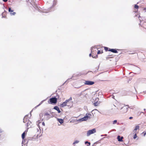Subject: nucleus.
Here are the masks:
<instances>
[{
  "instance_id": "obj_10",
  "label": "nucleus",
  "mask_w": 146,
  "mask_h": 146,
  "mask_svg": "<svg viewBox=\"0 0 146 146\" xmlns=\"http://www.w3.org/2000/svg\"><path fill=\"white\" fill-rule=\"evenodd\" d=\"M54 109L58 111V113H59L61 112V111L58 106H55L54 107Z\"/></svg>"
},
{
  "instance_id": "obj_7",
  "label": "nucleus",
  "mask_w": 146,
  "mask_h": 146,
  "mask_svg": "<svg viewBox=\"0 0 146 146\" xmlns=\"http://www.w3.org/2000/svg\"><path fill=\"white\" fill-rule=\"evenodd\" d=\"M8 10L11 15H15V14L16 13L14 12L13 10H11V8H9Z\"/></svg>"
},
{
  "instance_id": "obj_14",
  "label": "nucleus",
  "mask_w": 146,
  "mask_h": 146,
  "mask_svg": "<svg viewBox=\"0 0 146 146\" xmlns=\"http://www.w3.org/2000/svg\"><path fill=\"white\" fill-rule=\"evenodd\" d=\"M86 115L87 116V117L88 119H90L91 118V117L92 116V115L90 113H86Z\"/></svg>"
},
{
  "instance_id": "obj_9",
  "label": "nucleus",
  "mask_w": 146,
  "mask_h": 146,
  "mask_svg": "<svg viewBox=\"0 0 146 146\" xmlns=\"http://www.w3.org/2000/svg\"><path fill=\"white\" fill-rule=\"evenodd\" d=\"M123 137H120L119 135H118L117 137V139H118V140L119 141H123L122 139H123Z\"/></svg>"
},
{
  "instance_id": "obj_26",
  "label": "nucleus",
  "mask_w": 146,
  "mask_h": 146,
  "mask_svg": "<svg viewBox=\"0 0 146 146\" xmlns=\"http://www.w3.org/2000/svg\"><path fill=\"white\" fill-rule=\"evenodd\" d=\"M143 133L144 134V135L145 136L146 135V132H143Z\"/></svg>"
},
{
  "instance_id": "obj_15",
  "label": "nucleus",
  "mask_w": 146,
  "mask_h": 146,
  "mask_svg": "<svg viewBox=\"0 0 146 146\" xmlns=\"http://www.w3.org/2000/svg\"><path fill=\"white\" fill-rule=\"evenodd\" d=\"M25 133L24 132L22 135V137L23 139H24L25 138Z\"/></svg>"
},
{
  "instance_id": "obj_18",
  "label": "nucleus",
  "mask_w": 146,
  "mask_h": 146,
  "mask_svg": "<svg viewBox=\"0 0 146 146\" xmlns=\"http://www.w3.org/2000/svg\"><path fill=\"white\" fill-rule=\"evenodd\" d=\"M44 116H48L50 115V114L49 113H48L47 112H46L44 114Z\"/></svg>"
},
{
  "instance_id": "obj_20",
  "label": "nucleus",
  "mask_w": 146,
  "mask_h": 146,
  "mask_svg": "<svg viewBox=\"0 0 146 146\" xmlns=\"http://www.w3.org/2000/svg\"><path fill=\"white\" fill-rule=\"evenodd\" d=\"M79 142V141L78 140L75 141L73 143V144L74 145H75V144Z\"/></svg>"
},
{
  "instance_id": "obj_2",
  "label": "nucleus",
  "mask_w": 146,
  "mask_h": 146,
  "mask_svg": "<svg viewBox=\"0 0 146 146\" xmlns=\"http://www.w3.org/2000/svg\"><path fill=\"white\" fill-rule=\"evenodd\" d=\"M96 132V130L95 129H93L91 130H88L87 133V136H89L90 135Z\"/></svg>"
},
{
  "instance_id": "obj_1",
  "label": "nucleus",
  "mask_w": 146,
  "mask_h": 146,
  "mask_svg": "<svg viewBox=\"0 0 146 146\" xmlns=\"http://www.w3.org/2000/svg\"><path fill=\"white\" fill-rule=\"evenodd\" d=\"M128 108L126 106H125L122 107L120 110V112L122 114H124L126 113L128 110Z\"/></svg>"
},
{
  "instance_id": "obj_11",
  "label": "nucleus",
  "mask_w": 146,
  "mask_h": 146,
  "mask_svg": "<svg viewBox=\"0 0 146 146\" xmlns=\"http://www.w3.org/2000/svg\"><path fill=\"white\" fill-rule=\"evenodd\" d=\"M88 119V118L87 116L86 115L83 117L80 120L81 121H86Z\"/></svg>"
},
{
  "instance_id": "obj_8",
  "label": "nucleus",
  "mask_w": 146,
  "mask_h": 146,
  "mask_svg": "<svg viewBox=\"0 0 146 146\" xmlns=\"http://www.w3.org/2000/svg\"><path fill=\"white\" fill-rule=\"evenodd\" d=\"M108 51H111L113 53H117V50L114 49H109Z\"/></svg>"
},
{
  "instance_id": "obj_29",
  "label": "nucleus",
  "mask_w": 146,
  "mask_h": 146,
  "mask_svg": "<svg viewBox=\"0 0 146 146\" xmlns=\"http://www.w3.org/2000/svg\"><path fill=\"white\" fill-rule=\"evenodd\" d=\"M132 118H133V117H129V119H132Z\"/></svg>"
},
{
  "instance_id": "obj_19",
  "label": "nucleus",
  "mask_w": 146,
  "mask_h": 146,
  "mask_svg": "<svg viewBox=\"0 0 146 146\" xmlns=\"http://www.w3.org/2000/svg\"><path fill=\"white\" fill-rule=\"evenodd\" d=\"M104 49L106 51H108L109 49V48L106 47H104Z\"/></svg>"
},
{
  "instance_id": "obj_22",
  "label": "nucleus",
  "mask_w": 146,
  "mask_h": 146,
  "mask_svg": "<svg viewBox=\"0 0 146 146\" xmlns=\"http://www.w3.org/2000/svg\"><path fill=\"white\" fill-rule=\"evenodd\" d=\"M87 143H88V146H90V142H88L87 141H86L85 142V143L86 144Z\"/></svg>"
},
{
  "instance_id": "obj_21",
  "label": "nucleus",
  "mask_w": 146,
  "mask_h": 146,
  "mask_svg": "<svg viewBox=\"0 0 146 146\" xmlns=\"http://www.w3.org/2000/svg\"><path fill=\"white\" fill-rule=\"evenodd\" d=\"M134 7L135 9H138L139 8V6L138 5H135Z\"/></svg>"
},
{
  "instance_id": "obj_12",
  "label": "nucleus",
  "mask_w": 146,
  "mask_h": 146,
  "mask_svg": "<svg viewBox=\"0 0 146 146\" xmlns=\"http://www.w3.org/2000/svg\"><path fill=\"white\" fill-rule=\"evenodd\" d=\"M139 126L138 125H137L135 126V129L133 131V132H137V130L139 129Z\"/></svg>"
},
{
  "instance_id": "obj_6",
  "label": "nucleus",
  "mask_w": 146,
  "mask_h": 146,
  "mask_svg": "<svg viewBox=\"0 0 146 146\" xmlns=\"http://www.w3.org/2000/svg\"><path fill=\"white\" fill-rule=\"evenodd\" d=\"M72 100V98H70L68 100H66L65 102L63 103L61 105V106L62 107H63L66 106L67 104V103L69 101V100Z\"/></svg>"
},
{
  "instance_id": "obj_4",
  "label": "nucleus",
  "mask_w": 146,
  "mask_h": 146,
  "mask_svg": "<svg viewBox=\"0 0 146 146\" xmlns=\"http://www.w3.org/2000/svg\"><path fill=\"white\" fill-rule=\"evenodd\" d=\"M49 101L51 103L55 104L57 102V99L56 98H52L49 99Z\"/></svg>"
},
{
  "instance_id": "obj_32",
  "label": "nucleus",
  "mask_w": 146,
  "mask_h": 146,
  "mask_svg": "<svg viewBox=\"0 0 146 146\" xmlns=\"http://www.w3.org/2000/svg\"><path fill=\"white\" fill-rule=\"evenodd\" d=\"M96 57H97V55H96Z\"/></svg>"
},
{
  "instance_id": "obj_5",
  "label": "nucleus",
  "mask_w": 146,
  "mask_h": 146,
  "mask_svg": "<svg viewBox=\"0 0 146 146\" xmlns=\"http://www.w3.org/2000/svg\"><path fill=\"white\" fill-rule=\"evenodd\" d=\"M94 84V82L89 80L85 81L84 84L87 85H92Z\"/></svg>"
},
{
  "instance_id": "obj_24",
  "label": "nucleus",
  "mask_w": 146,
  "mask_h": 146,
  "mask_svg": "<svg viewBox=\"0 0 146 146\" xmlns=\"http://www.w3.org/2000/svg\"><path fill=\"white\" fill-rule=\"evenodd\" d=\"M25 117L24 118V119H23V120H24V121H23V122H24V123H25V122H26L25 121Z\"/></svg>"
},
{
  "instance_id": "obj_16",
  "label": "nucleus",
  "mask_w": 146,
  "mask_h": 146,
  "mask_svg": "<svg viewBox=\"0 0 146 146\" xmlns=\"http://www.w3.org/2000/svg\"><path fill=\"white\" fill-rule=\"evenodd\" d=\"M133 133L135 134L134 136H133V138L134 139H135V138H136L137 137V135H136V133H137V132H133Z\"/></svg>"
},
{
  "instance_id": "obj_23",
  "label": "nucleus",
  "mask_w": 146,
  "mask_h": 146,
  "mask_svg": "<svg viewBox=\"0 0 146 146\" xmlns=\"http://www.w3.org/2000/svg\"><path fill=\"white\" fill-rule=\"evenodd\" d=\"M117 122V120H115L113 121V124H115Z\"/></svg>"
},
{
  "instance_id": "obj_27",
  "label": "nucleus",
  "mask_w": 146,
  "mask_h": 146,
  "mask_svg": "<svg viewBox=\"0 0 146 146\" xmlns=\"http://www.w3.org/2000/svg\"><path fill=\"white\" fill-rule=\"evenodd\" d=\"M42 124L43 126L45 125V123L44 122H42Z\"/></svg>"
},
{
  "instance_id": "obj_31",
  "label": "nucleus",
  "mask_w": 146,
  "mask_h": 146,
  "mask_svg": "<svg viewBox=\"0 0 146 146\" xmlns=\"http://www.w3.org/2000/svg\"><path fill=\"white\" fill-rule=\"evenodd\" d=\"M92 57H93V58H96V57H94V56H93V55H92Z\"/></svg>"
},
{
  "instance_id": "obj_25",
  "label": "nucleus",
  "mask_w": 146,
  "mask_h": 146,
  "mask_svg": "<svg viewBox=\"0 0 146 146\" xmlns=\"http://www.w3.org/2000/svg\"><path fill=\"white\" fill-rule=\"evenodd\" d=\"M3 1L4 2H7V1L8 0H3Z\"/></svg>"
},
{
  "instance_id": "obj_30",
  "label": "nucleus",
  "mask_w": 146,
  "mask_h": 146,
  "mask_svg": "<svg viewBox=\"0 0 146 146\" xmlns=\"http://www.w3.org/2000/svg\"><path fill=\"white\" fill-rule=\"evenodd\" d=\"M91 54H89V56H91Z\"/></svg>"
},
{
  "instance_id": "obj_28",
  "label": "nucleus",
  "mask_w": 146,
  "mask_h": 146,
  "mask_svg": "<svg viewBox=\"0 0 146 146\" xmlns=\"http://www.w3.org/2000/svg\"><path fill=\"white\" fill-rule=\"evenodd\" d=\"M3 13H2V15H3L2 17H3V18H4V17H5V16H3Z\"/></svg>"
},
{
  "instance_id": "obj_13",
  "label": "nucleus",
  "mask_w": 146,
  "mask_h": 146,
  "mask_svg": "<svg viewBox=\"0 0 146 146\" xmlns=\"http://www.w3.org/2000/svg\"><path fill=\"white\" fill-rule=\"evenodd\" d=\"M57 120L60 124L64 122L63 120L61 119L58 118Z\"/></svg>"
},
{
  "instance_id": "obj_17",
  "label": "nucleus",
  "mask_w": 146,
  "mask_h": 146,
  "mask_svg": "<svg viewBox=\"0 0 146 146\" xmlns=\"http://www.w3.org/2000/svg\"><path fill=\"white\" fill-rule=\"evenodd\" d=\"M103 53V52L102 50L101 51V50H98L97 52V54H102Z\"/></svg>"
},
{
  "instance_id": "obj_3",
  "label": "nucleus",
  "mask_w": 146,
  "mask_h": 146,
  "mask_svg": "<svg viewBox=\"0 0 146 146\" xmlns=\"http://www.w3.org/2000/svg\"><path fill=\"white\" fill-rule=\"evenodd\" d=\"M99 99L98 98H96L94 102V105L95 106H98L99 104L100 103V102L99 101Z\"/></svg>"
}]
</instances>
